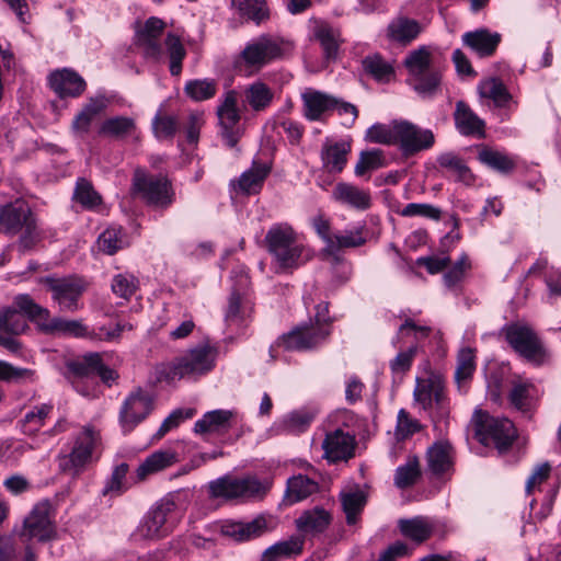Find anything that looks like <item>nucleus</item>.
<instances>
[{
    "mask_svg": "<svg viewBox=\"0 0 561 561\" xmlns=\"http://www.w3.org/2000/svg\"><path fill=\"white\" fill-rule=\"evenodd\" d=\"M414 399L433 417L444 419L449 412L445 386L437 377L416 378Z\"/></svg>",
    "mask_w": 561,
    "mask_h": 561,
    "instance_id": "nucleus-13",
    "label": "nucleus"
},
{
    "mask_svg": "<svg viewBox=\"0 0 561 561\" xmlns=\"http://www.w3.org/2000/svg\"><path fill=\"white\" fill-rule=\"evenodd\" d=\"M478 91L481 98L492 100L497 107H505L511 101L505 85L494 78L481 81Z\"/></svg>",
    "mask_w": 561,
    "mask_h": 561,
    "instance_id": "nucleus-55",
    "label": "nucleus"
},
{
    "mask_svg": "<svg viewBox=\"0 0 561 561\" xmlns=\"http://www.w3.org/2000/svg\"><path fill=\"white\" fill-rule=\"evenodd\" d=\"M341 502L347 524L354 525L366 504L365 492L358 488L341 492Z\"/></svg>",
    "mask_w": 561,
    "mask_h": 561,
    "instance_id": "nucleus-50",
    "label": "nucleus"
},
{
    "mask_svg": "<svg viewBox=\"0 0 561 561\" xmlns=\"http://www.w3.org/2000/svg\"><path fill=\"white\" fill-rule=\"evenodd\" d=\"M421 476L419 459L413 456L408 461L399 466L394 473V484L399 489H405L413 485Z\"/></svg>",
    "mask_w": 561,
    "mask_h": 561,
    "instance_id": "nucleus-59",
    "label": "nucleus"
},
{
    "mask_svg": "<svg viewBox=\"0 0 561 561\" xmlns=\"http://www.w3.org/2000/svg\"><path fill=\"white\" fill-rule=\"evenodd\" d=\"M476 436L483 445H494L500 451L507 449L516 437L514 424L508 419H499L482 411L473 416Z\"/></svg>",
    "mask_w": 561,
    "mask_h": 561,
    "instance_id": "nucleus-7",
    "label": "nucleus"
},
{
    "mask_svg": "<svg viewBox=\"0 0 561 561\" xmlns=\"http://www.w3.org/2000/svg\"><path fill=\"white\" fill-rule=\"evenodd\" d=\"M366 239L363 237L362 229L344 230L333 234L329 245L324 251L329 254H334L344 248H357L363 245Z\"/></svg>",
    "mask_w": 561,
    "mask_h": 561,
    "instance_id": "nucleus-56",
    "label": "nucleus"
},
{
    "mask_svg": "<svg viewBox=\"0 0 561 561\" xmlns=\"http://www.w3.org/2000/svg\"><path fill=\"white\" fill-rule=\"evenodd\" d=\"M111 287L117 297L128 300L137 291L139 280L133 274L121 273L113 277Z\"/></svg>",
    "mask_w": 561,
    "mask_h": 561,
    "instance_id": "nucleus-63",
    "label": "nucleus"
},
{
    "mask_svg": "<svg viewBox=\"0 0 561 561\" xmlns=\"http://www.w3.org/2000/svg\"><path fill=\"white\" fill-rule=\"evenodd\" d=\"M305 539L301 536H291L290 538L278 541L265 550V554L271 561H280L299 556L304 550Z\"/></svg>",
    "mask_w": 561,
    "mask_h": 561,
    "instance_id": "nucleus-49",
    "label": "nucleus"
},
{
    "mask_svg": "<svg viewBox=\"0 0 561 561\" xmlns=\"http://www.w3.org/2000/svg\"><path fill=\"white\" fill-rule=\"evenodd\" d=\"M102 252L112 255L124 247L123 230L121 227H110L98 239Z\"/></svg>",
    "mask_w": 561,
    "mask_h": 561,
    "instance_id": "nucleus-64",
    "label": "nucleus"
},
{
    "mask_svg": "<svg viewBox=\"0 0 561 561\" xmlns=\"http://www.w3.org/2000/svg\"><path fill=\"white\" fill-rule=\"evenodd\" d=\"M179 519L175 503L162 500L146 514L138 531L144 538L159 539L172 531Z\"/></svg>",
    "mask_w": 561,
    "mask_h": 561,
    "instance_id": "nucleus-12",
    "label": "nucleus"
},
{
    "mask_svg": "<svg viewBox=\"0 0 561 561\" xmlns=\"http://www.w3.org/2000/svg\"><path fill=\"white\" fill-rule=\"evenodd\" d=\"M316 411L307 408L291 411L274 422L272 430L278 434L298 435L306 432L316 416Z\"/></svg>",
    "mask_w": 561,
    "mask_h": 561,
    "instance_id": "nucleus-25",
    "label": "nucleus"
},
{
    "mask_svg": "<svg viewBox=\"0 0 561 561\" xmlns=\"http://www.w3.org/2000/svg\"><path fill=\"white\" fill-rule=\"evenodd\" d=\"M273 99V91L262 82H255L245 90V101L255 112L266 110L272 104Z\"/></svg>",
    "mask_w": 561,
    "mask_h": 561,
    "instance_id": "nucleus-54",
    "label": "nucleus"
},
{
    "mask_svg": "<svg viewBox=\"0 0 561 561\" xmlns=\"http://www.w3.org/2000/svg\"><path fill=\"white\" fill-rule=\"evenodd\" d=\"M220 136L229 148H234L241 137L240 112L234 91H228L217 108Z\"/></svg>",
    "mask_w": 561,
    "mask_h": 561,
    "instance_id": "nucleus-16",
    "label": "nucleus"
},
{
    "mask_svg": "<svg viewBox=\"0 0 561 561\" xmlns=\"http://www.w3.org/2000/svg\"><path fill=\"white\" fill-rule=\"evenodd\" d=\"M231 4L242 18L260 25L271 16L266 0H231Z\"/></svg>",
    "mask_w": 561,
    "mask_h": 561,
    "instance_id": "nucleus-46",
    "label": "nucleus"
},
{
    "mask_svg": "<svg viewBox=\"0 0 561 561\" xmlns=\"http://www.w3.org/2000/svg\"><path fill=\"white\" fill-rule=\"evenodd\" d=\"M282 46L276 39L270 36H260L256 41L248 44L242 51L243 59L249 66L262 67L270 61L280 57Z\"/></svg>",
    "mask_w": 561,
    "mask_h": 561,
    "instance_id": "nucleus-23",
    "label": "nucleus"
},
{
    "mask_svg": "<svg viewBox=\"0 0 561 561\" xmlns=\"http://www.w3.org/2000/svg\"><path fill=\"white\" fill-rule=\"evenodd\" d=\"M180 460L173 448H165L154 451L148 456L137 468L138 480H145L148 476L159 472Z\"/></svg>",
    "mask_w": 561,
    "mask_h": 561,
    "instance_id": "nucleus-36",
    "label": "nucleus"
},
{
    "mask_svg": "<svg viewBox=\"0 0 561 561\" xmlns=\"http://www.w3.org/2000/svg\"><path fill=\"white\" fill-rule=\"evenodd\" d=\"M55 534V525L50 515V504L45 501L35 504L24 518L19 536L24 541L37 540L44 542L53 539Z\"/></svg>",
    "mask_w": 561,
    "mask_h": 561,
    "instance_id": "nucleus-15",
    "label": "nucleus"
},
{
    "mask_svg": "<svg viewBox=\"0 0 561 561\" xmlns=\"http://www.w3.org/2000/svg\"><path fill=\"white\" fill-rule=\"evenodd\" d=\"M48 84L61 99L77 98L87 87L84 79L78 72H50Z\"/></svg>",
    "mask_w": 561,
    "mask_h": 561,
    "instance_id": "nucleus-31",
    "label": "nucleus"
},
{
    "mask_svg": "<svg viewBox=\"0 0 561 561\" xmlns=\"http://www.w3.org/2000/svg\"><path fill=\"white\" fill-rule=\"evenodd\" d=\"M477 159L485 167L503 174L512 172L516 167L514 157L488 146L478 148Z\"/></svg>",
    "mask_w": 561,
    "mask_h": 561,
    "instance_id": "nucleus-38",
    "label": "nucleus"
},
{
    "mask_svg": "<svg viewBox=\"0 0 561 561\" xmlns=\"http://www.w3.org/2000/svg\"><path fill=\"white\" fill-rule=\"evenodd\" d=\"M314 37L319 41L327 61L337 57L340 47L339 34L328 24H320L314 28Z\"/></svg>",
    "mask_w": 561,
    "mask_h": 561,
    "instance_id": "nucleus-53",
    "label": "nucleus"
},
{
    "mask_svg": "<svg viewBox=\"0 0 561 561\" xmlns=\"http://www.w3.org/2000/svg\"><path fill=\"white\" fill-rule=\"evenodd\" d=\"M100 442V433L93 426H83L73 436L70 450L57 456L59 470L73 477L79 476L96 458Z\"/></svg>",
    "mask_w": 561,
    "mask_h": 561,
    "instance_id": "nucleus-4",
    "label": "nucleus"
},
{
    "mask_svg": "<svg viewBox=\"0 0 561 561\" xmlns=\"http://www.w3.org/2000/svg\"><path fill=\"white\" fill-rule=\"evenodd\" d=\"M34 218L27 202L16 198L0 207V232L15 236Z\"/></svg>",
    "mask_w": 561,
    "mask_h": 561,
    "instance_id": "nucleus-20",
    "label": "nucleus"
},
{
    "mask_svg": "<svg viewBox=\"0 0 561 561\" xmlns=\"http://www.w3.org/2000/svg\"><path fill=\"white\" fill-rule=\"evenodd\" d=\"M165 23L151 16L135 24L133 44L138 54L151 65H161L169 59L170 70H180L186 50L179 36L169 33L163 39Z\"/></svg>",
    "mask_w": 561,
    "mask_h": 561,
    "instance_id": "nucleus-1",
    "label": "nucleus"
},
{
    "mask_svg": "<svg viewBox=\"0 0 561 561\" xmlns=\"http://www.w3.org/2000/svg\"><path fill=\"white\" fill-rule=\"evenodd\" d=\"M432 332V329L427 325H419L411 318H405L404 322L399 327L396 337L392 340V344H397L404 339H413L414 344L410 345L407 350L400 351L397 356L390 360V369L393 376H402L410 370L414 360L415 354L419 348V343L426 339Z\"/></svg>",
    "mask_w": 561,
    "mask_h": 561,
    "instance_id": "nucleus-10",
    "label": "nucleus"
},
{
    "mask_svg": "<svg viewBox=\"0 0 561 561\" xmlns=\"http://www.w3.org/2000/svg\"><path fill=\"white\" fill-rule=\"evenodd\" d=\"M253 304L250 298L244 293H240L237 287H233L225 311L227 328L232 332L243 330L251 322Z\"/></svg>",
    "mask_w": 561,
    "mask_h": 561,
    "instance_id": "nucleus-19",
    "label": "nucleus"
},
{
    "mask_svg": "<svg viewBox=\"0 0 561 561\" xmlns=\"http://www.w3.org/2000/svg\"><path fill=\"white\" fill-rule=\"evenodd\" d=\"M476 371V351L471 347H462L457 356V367L455 371V380L458 390L461 393L468 391L470 382Z\"/></svg>",
    "mask_w": 561,
    "mask_h": 561,
    "instance_id": "nucleus-40",
    "label": "nucleus"
},
{
    "mask_svg": "<svg viewBox=\"0 0 561 561\" xmlns=\"http://www.w3.org/2000/svg\"><path fill=\"white\" fill-rule=\"evenodd\" d=\"M73 201L88 210H92L102 204L101 195L94 190L93 184L84 178H79L76 182Z\"/></svg>",
    "mask_w": 561,
    "mask_h": 561,
    "instance_id": "nucleus-52",
    "label": "nucleus"
},
{
    "mask_svg": "<svg viewBox=\"0 0 561 561\" xmlns=\"http://www.w3.org/2000/svg\"><path fill=\"white\" fill-rule=\"evenodd\" d=\"M151 397L138 389L123 402L119 411V424L124 433L131 432L152 410Z\"/></svg>",
    "mask_w": 561,
    "mask_h": 561,
    "instance_id": "nucleus-17",
    "label": "nucleus"
},
{
    "mask_svg": "<svg viewBox=\"0 0 561 561\" xmlns=\"http://www.w3.org/2000/svg\"><path fill=\"white\" fill-rule=\"evenodd\" d=\"M180 129L179 116L168 113L163 105L159 107L152 119V131L158 140H171Z\"/></svg>",
    "mask_w": 561,
    "mask_h": 561,
    "instance_id": "nucleus-44",
    "label": "nucleus"
},
{
    "mask_svg": "<svg viewBox=\"0 0 561 561\" xmlns=\"http://www.w3.org/2000/svg\"><path fill=\"white\" fill-rule=\"evenodd\" d=\"M279 272H293L312 259L311 249L300 238L294 239L279 252L271 254Z\"/></svg>",
    "mask_w": 561,
    "mask_h": 561,
    "instance_id": "nucleus-22",
    "label": "nucleus"
},
{
    "mask_svg": "<svg viewBox=\"0 0 561 561\" xmlns=\"http://www.w3.org/2000/svg\"><path fill=\"white\" fill-rule=\"evenodd\" d=\"M267 490L268 483L252 476L240 479L226 476L209 483L213 497L253 499L263 496Z\"/></svg>",
    "mask_w": 561,
    "mask_h": 561,
    "instance_id": "nucleus-11",
    "label": "nucleus"
},
{
    "mask_svg": "<svg viewBox=\"0 0 561 561\" xmlns=\"http://www.w3.org/2000/svg\"><path fill=\"white\" fill-rule=\"evenodd\" d=\"M268 173L270 168L266 164L254 163L251 169L240 175L237 187L241 193L247 195L257 194L262 190Z\"/></svg>",
    "mask_w": 561,
    "mask_h": 561,
    "instance_id": "nucleus-43",
    "label": "nucleus"
},
{
    "mask_svg": "<svg viewBox=\"0 0 561 561\" xmlns=\"http://www.w3.org/2000/svg\"><path fill=\"white\" fill-rule=\"evenodd\" d=\"M51 293V299L62 312H76L83 307L81 297L88 288V283L79 276L65 277L46 276L41 279Z\"/></svg>",
    "mask_w": 561,
    "mask_h": 561,
    "instance_id": "nucleus-9",
    "label": "nucleus"
},
{
    "mask_svg": "<svg viewBox=\"0 0 561 561\" xmlns=\"http://www.w3.org/2000/svg\"><path fill=\"white\" fill-rule=\"evenodd\" d=\"M133 187L151 207L165 209L174 202V191L171 182L164 175H152L137 169L133 179Z\"/></svg>",
    "mask_w": 561,
    "mask_h": 561,
    "instance_id": "nucleus-8",
    "label": "nucleus"
},
{
    "mask_svg": "<svg viewBox=\"0 0 561 561\" xmlns=\"http://www.w3.org/2000/svg\"><path fill=\"white\" fill-rule=\"evenodd\" d=\"M209 530L229 537L236 541H244L261 536L267 529L264 517H256L251 522L224 520L208 525Z\"/></svg>",
    "mask_w": 561,
    "mask_h": 561,
    "instance_id": "nucleus-18",
    "label": "nucleus"
},
{
    "mask_svg": "<svg viewBox=\"0 0 561 561\" xmlns=\"http://www.w3.org/2000/svg\"><path fill=\"white\" fill-rule=\"evenodd\" d=\"M355 445V435L343 428H335L328 432L322 442L324 456L332 462L346 460L353 457Z\"/></svg>",
    "mask_w": 561,
    "mask_h": 561,
    "instance_id": "nucleus-21",
    "label": "nucleus"
},
{
    "mask_svg": "<svg viewBox=\"0 0 561 561\" xmlns=\"http://www.w3.org/2000/svg\"><path fill=\"white\" fill-rule=\"evenodd\" d=\"M421 32V26L417 21L399 16L392 20L387 27V36L401 44H409L415 39Z\"/></svg>",
    "mask_w": 561,
    "mask_h": 561,
    "instance_id": "nucleus-41",
    "label": "nucleus"
},
{
    "mask_svg": "<svg viewBox=\"0 0 561 561\" xmlns=\"http://www.w3.org/2000/svg\"><path fill=\"white\" fill-rule=\"evenodd\" d=\"M135 122L133 118L125 116H116L105 119L99 133L103 136L122 138L133 133Z\"/></svg>",
    "mask_w": 561,
    "mask_h": 561,
    "instance_id": "nucleus-57",
    "label": "nucleus"
},
{
    "mask_svg": "<svg viewBox=\"0 0 561 561\" xmlns=\"http://www.w3.org/2000/svg\"><path fill=\"white\" fill-rule=\"evenodd\" d=\"M454 448L448 442H436L427 449V468L435 476L450 473L454 468Z\"/></svg>",
    "mask_w": 561,
    "mask_h": 561,
    "instance_id": "nucleus-30",
    "label": "nucleus"
},
{
    "mask_svg": "<svg viewBox=\"0 0 561 561\" xmlns=\"http://www.w3.org/2000/svg\"><path fill=\"white\" fill-rule=\"evenodd\" d=\"M108 104L110 100L103 94L90 98L72 121L71 127L73 133L80 137L85 136L90 131L94 118H96Z\"/></svg>",
    "mask_w": 561,
    "mask_h": 561,
    "instance_id": "nucleus-27",
    "label": "nucleus"
},
{
    "mask_svg": "<svg viewBox=\"0 0 561 561\" xmlns=\"http://www.w3.org/2000/svg\"><path fill=\"white\" fill-rule=\"evenodd\" d=\"M217 358V351L207 343H201L171 362L156 367L158 381L174 383L181 379H197L210 373Z\"/></svg>",
    "mask_w": 561,
    "mask_h": 561,
    "instance_id": "nucleus-2",
    "label": "nucleus"
},
{
    "mask_svg": "<svg viewBox=\"0 0 561 561\" xmlns=\"http://www.w3.org/2000/svg\"><path fill=\"white\" fill-rule=\"evenodd\" d=\"M501 42L499 33H491L486 28L467 32L462 35V43L480 57L492 56Z\"/></svg>",
    "mask_w": 561,
    "mask_h": 561,
    "instance_id": "nucleus-32",
    "label": "nucleus"
},
{
    "mask_svg": "<svg viewBox=\"0 0 561 561\" xmlns=\"http://www.w3.org/2000/svg\"><path fill=\"white\" fill-rule=\"evenodd\" d=\"M365 139L374 144L382 145H397L396 134V121H392L389 125L376 123L370 126L367 131Z\"/></svg>",
    "mask_w": 561,
    "mask_h": 561,
    "instance_id": "nucleus-61",
    "label": "nucleus"
},
{
    "mask_svg": "<svg viewBox=\"0 0 561 561\" xmlns=\"http://www.w3.org/2000/svg\"><path fill=\"white\" fill-rule=\"evenodd\" d=\"M301 99L305 116L309 121H319L323 114L331 111L336 104V98L311 88L304 90Z\"/></svg>",
    "mask_w": 561,
    "mask_h": 561,
    "instance_id": "nucleus-33",
    "label": "nucleus"
},
{
    "mask_svg": "<svg viewBox=\"0 0 561 561\" xmlns=\"http://www.w3.org/2000/svg\"><path fill=\"white\" fill-rule=\"evenodd\" d=\"M351 145L345 141L325 142L321 150L323 168L330 173H340L345 168Z\"/></svg>",
    "mask_w": 561,
    "mask_h": 561,
    "instance_id": "nucleus-37",
    "label": "nucleus"
},
{
    "mask_svg": "<svg viewBox=\"0 0 561 561\" xmlns=\"http://www.w3.org/2000/svg\"><path fill=\"white\" fill-rule=\"evenodd\" d=\"M26 318L28 319V316L15 305L14 298L12 307L0 311V331L8 334H21L27 328Z\"/></svg>",
    "mask_w": 561,
    "mask_h": 561,
    "instance_id": "nucleus-48",
    "label": "nucleus"
},
{
    "mask_svg": "<svg viewBox=\"0 0 561 561\" xmlns=\"http://www.w3.org/2000/svg\"><path fill=\"white\" fill-rule=\"evenodd\" d=\"M332 196L336 202L359 210L368 209L371 205L369 191L350 183H337Z\"/></svg>",
    "mask_w": 561,
    "mask_h": 561,
    "instance_id": "nucleus-34",
    "label": "nucleus"
},
{
    "mask_svg": "<svg viewBox=\"0 0 561 561\" xmlns=\"http://www.w3.org/2000/svg\"><path fill=\"white\" fill-rule=\"evenodd\" d=\"M330 515L323 508L305 512L296 519L297 528L304 533H322L330 524Z\"/></svg>",
    "mask_w": 561,
    "mask_h": 561,
    "instance_id": "nucleus-51",
    "label": "nucleus"
},
{
    "mask_svg": "<svg viewBox=\"0 0 561 561\" xmlns=\"http://www.w3.org/2000/svg\"><path fill=\"white\" fill-rule=\"evenodd\" d=\"M540 396L541 393L539 389L534 383L528 381H518L513 383L508 393V400L511 405L517 411L530 416Z\"/></svg>",
    "mask_w": 561,
    "mask_h": 561,
    "instance_id": "nucleus-28",
    "label": "nucleus"
},
{
    "mask_svg": "<svg viewBox=\"0 0 561 561\" xmlns=\"http://www.w3.org/2000/svg\"><path fill=\"white\" fill-rule=\"evenodd\" d=\"M299 234L288 222H277L271 226L265 236L270 254L279 252L287 243L297 239Z\"/></svg>",
    "mask_w": 561,
    "mask_h": 561,
    "instance_id": "nucleus-47",
    "label": "nucleus"
},
{
    "mask_svg": "<svg viewBox=\"0 0 561 561\" xmlns=\"http://www.w3.org/2000/svg\"><path fill=\"white\" fill-rule=\"evenodd\" d=\"M439 522L428 516H415L412 518L400 519L398 527L402 536L422 543L426 541L435 533Z\"/></svg>",
    "mask_w": 561,
    "mask_h": 561,
    "instance_id": "nucleus-26",
    "label": "nucleus"
},
{
    "mask_svg": "<svg viewBox=\"0 0 561 561\" xmlns=\"http://www.w3.org/2000/svg\"><path fill=\"white\" fill-rule=\"evenodd\" d=\"M436 162L438 167L453 176L455 181L461 182L465 185H472L474 183L476 179L473 173L459 154L453 151L442 152L437 156Z\"/></svg>",
    "mask_w": 561,
    "mask_h": 561,
    "instance_id": "nucleus-35",
    "label": "nucleus"
},
{
    "mask_svg": "<svg viewBox=\"0 0 561 561\" xmlns=\"http://www.w3.org/2000/svg\"><path fill=\"white\" fill-rule=\"evenodd\" d=\"M184 90L192 100L205 101L216 94L217 83L213 79L190 80L186 82Z\"/></svg>",
    "mask_w": 561,
    "mask_h": 561,
    "instance_id": "nucleus-62",
    "label": "nucleus"
},
{
    "mask_svg": "<svg viewBox=\"0 0 561 561\" xmlns=\"http://www.w3.org/2000/svg\"><path fill=\"white\" fill-rule=\"evenodd\" d=\"M15 305L28 316V320L35 322L45 333H60L75 337L90 335L89 329L81 321L51 318L50 311L36 304L28 294L16 295Z\"/></svg>",
    "mask_w": 561,
    "mask_h": 561,
    "instance_id": "nucleus-6",
    "label": "nucleus"
},
{
    "mask_svg": "<svg viewBox=\"0 0 561 561\" xmlns=\"http://www.w3.org/2000/svg\"><path fill=\"white\" fill-rule=\"evenodd\" d=\"M238 421H242V416L233 410H214L204 414L194 425L195 433H225Z\"/></svg>",
    "mask_w": 561,
    "mask_h": 561,
    "instance_id": "nucleus-24",
    "label": "nucleus"
},
{
    "mask_svg": "<svg viewBox=\"0 0 561 561\" xmlns=\"http://www.w3.org/2000/svg\"><path fill=\"white\" fill-rule=\"evenodd\" d=\"M314 314L278 339V345L288 351H311L323 345L330 334L332 320L327 302L314 306Z\"/></svg>",
    "mask_w": 561,
    "mask_h": 561,
    "instance_id": "nucleus-3",
    "label": "nucleus"
},
{
    "mask_svg": "<svg viewBox=\"0 0 561 561\" xmlns=\"http://www.w3.org/2000/svg\"><path fill=\"white\" fill-rule=\"evenodd\" d=\"M318 489V482L313 479L304 474L293 476L287 480L284 501L287 505H293L312 495Z\"/></svg>",
    "mask_w": 561,
    "mask_h": 561,
    "instance_id": "nucleus-39",
    "label": "nucleus"
},
{
    "mask_svg": "<svg viewBox=\"0 0 561 561\" xmlns=\"http://www.w3.org/2000/svg\"><path fill=\"white\" fill-rule=\"evenodd\" d=\"M396 146L407 158L430 150L435 145V135L432 129L422 128L409 121H396Z\"/></svg>",
    "mask_w": 561,
    "mask_h": 561,
    "instance_id": "nucleus-14",
    "label": "nucleus"
},
{
    "mask_svg": "<svg viewBox=\"0 0 561 561\" xmlns=\"http://www.w3.org/2000/svg\"><path fill=\"white\" fill-rule=\"evenodd\" d=\"M508 345L527 363L541 366L550 360V352L538 333L527 323L513 322L502 328Z\"/></svg>",
    "mask_w": 561,
    "mask_h": 561,
    "instance_id": "nucleus-5",
    "label": "nucleus"
},
{
    "mask_svg": "<svg viewBox=\"0 0 561 561\" xmlns=\"http://www.w3.org/2000/svg\"><path fill=\"white\" fill-rule=\"evenodd\" d=\"M0 380L9 383H25L35 381V371L30 368L13 366L0 360Z\"/></svg>",
    "mask_w": 561,
    "mask_h": 561,
    "instance_id": "nucleus-60",
    "label": "nucleus"
},
{
    "mask_svg": "<svg viewBox=\"0 0 561 561\" xmlns=\"http://www.w3.org/2000/svg\"><path fill=\"white\" fill-rule=\"evenodd\" d=\"M420 96H433L439 89L442 78L439 72H408L405 79Z\"/></svg>",
    "mask_w": 561,
    "mask_h": 561,
    "instance_id": "nucleus-45",
    "label": "nucleus"
},
{
    "mask_svg": "<svg viewBox=\"0 0 561 561\" xmlns=\"http://www.w3.org/2000/svg\"><path fill=\"white\" fill-rule=\"evenodd\" d=\"M53 405L43 403L25 413L22 420V430L25 434H35L45 424L46 417L51 413Z\"/></svg>",
    "mask_w": 561,
    "mask_h": 561,
    "instance_id": "nucleus-58",
    "label": "nucleus"
},
{
    "mask_svg": "<svg viewBox=\"0 0 561 561\" xmlns=\"http://www.w3.org/2000/svg\"><path fill=\"white\" fill-rule=\"evenodd\" d=\"M454 121L456 129L459 131L460 135L472 136L478 138L484 136V121L481 119L466 102L458 101L456 103Z\"/></svg>",
    "mask_w": 561,
    "mask_h": 561,
    "instance_id": "nucleus-29",
    "label": "nucleus"
},
{
    "mask_svg": "<svg viewBox=\"0 0 561 561\" xmlns=\"http://www.w3.org/2000/svg\"><path fill=\"white\" fill-rule=\"evenodd\" d=\"M76 371L82 377L95 374L105 383H110L117 378L116 371L105 366L101 355L98 353H90L83 356L82 362L77 365Z\"/></svg>",
    "mask_w": 561,
    "mask_h": 561,
    "instance_id": "nucleus-42",
    "label": "nucleus"
}]
</instances>
